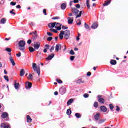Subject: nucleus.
<instances>
[{
	"mask_svg": "<svg viewBox=\"0 0 128 128\" xmlns=\"http://www.w3.org/2000/svg\"><path fill=\"white\" fill-rule=\"evenodd\" d=\"M32 122V118L30 116H27V122Z\"/></svg>",
	"mask_w": 128,
	"mask_h": 128,
	"instance_id": "19",
	"label": "nucleus"
},
{
	"mask_svg": "<svg viewBox=\"0 0 128 128\" xmlns=\"http://www.w3.org/2000/svg\"><path fill=\"white\" fill-rule=\"evenodd\" d=\"M32 86V84L31 82H26V88L28 89L30 88Z\"/></svg>",
	"mask_w": 128,
	"mask_h": 128,
	"instance_id": "9",
	"label": "nucleus"
},
{
	"mask_svg": "<svg viewBox=\"0 0 128 128\" xmlns=\"http://www.w3.org/2000/svg\"><path fill=\"white\" fill-rule=\"evenodd\" d=\"M40 46V44L37 43L34 45V48H36V50H38Z\"/></svg>",
	"mask_w": 128,
	"mask_h": 128,
	"instance_id": "14",
	"label": "nucleus"
},
{
	"mask_svg": "<svg viewBox=\"0 0 128 128\" xmlns=\"http://www.w3.org/2000/svg\"><path fill=\"white\" fill-rule=\"evenodd\" d=\"M67 114L68 116H70L72 114V110H70L68 109L67 110Z\"/></svg>",
	"mask_w": 128,
	"mask_h": 128,
	"instance_id": "31",
	"label": "nucleus"
},
{
	"mask_svg": "<svg viewBox=\"0 0 128 128\" xmlns=\"http://www.w3.org/2000/svg\"><path fill=\"white\" fill-rule=\"evenodd\" d=\"M75 116L77 118H82V115L78 113L76 114Z\"/></svg>",
	"mask_w": 128,
	"mask_h": 128,
	"instance_id": "30",
	"label": "nucleus"
},
{
	"mask_svg": "<svg viewBox=\"0 0 128 128\" xmlns=\"http://www.w3.org/2000/svg\"><path fill=\"white\" fill-rule=\"evenodd\" d=\"M98 24L95 23L92 26V28H93V30H96V28H98Z\"/></svg>",
	"mask_w": 128,
	"mask_h": 128,
	"instance_id": "18",
	"label": "nucleus"
},
{
	"mask_svg": "<svg viewBox=\"0 0 128 128\" xmlns=\"http://www.w3.org/2000/svg\"><path fill=\"white\" fill-rule=\"evenodd\" d=\"M61 8L62 10H64L66 8V4H63L61 5Z\"/></svg>",
	"mask_w": 128,
	"mask_h": 128,
	"instance_id": "20",
	"label": "nucleus"
},
{
	"mask_svg": "<svg viewBox=\"0 0 128 128\" xmlns=\"http://www.w3.org/2000/svg\"><path fill=\"white\" fill-rule=\"evenodd\" d=\"M34 76H32V74H30L28 78V80H32Z\"/></svg>",
	"mask_w": 128,
	"mask_h": 128,
	"instance_id": "34",
	"label": "nucleus"
},
{
	"mask_svg": "<svg viewBox=\"0 0 128 128\" xmlns=\"http://www.w3.org/2000/svg\"><path fill=\"white\" fill-rule=\"evenodd\" d=\"M19 48L20 50L24 52L26 50V42L24 40H20L19 42Z\"/></svg>",
	"mask_w": 128,
	"mask_h": 128,
	"instance_id": "2",
	"label": "nucleus"
},
{
	"mask_svg": "<svg viewBox=\"0 0 128 128\" xmlns=\"http://www.w3.org/2000/svg\"><path fill=\"white\" fill-rule=\"evenodd\" d=\"M106 122V120H102L99 121V124H104Z\"/></svg>",
	"mask_w": 128,
	"mask_h": 128,
	"instance_id": "39",
	"label": "nucleus"
},
{
	"mask_svg": "<svg viewBox=\"0 0 128 128\" xmlns=\"http://www.w3.org/2000/svg\"><path fill=\"white\" fill-rule=\"evenodd\" d=\"M88 96H90L88 94H84V97L85 98H88Z\"/></svg>",
	"mask_w": 128,
	"mask_h": 128,
	"instance_id": "41",
	"label": "nucleus"
},
{
	"mask_svg": "<svg viewBox=\"0 0 128 128\" xmlns=\"http://www.w3.org/2000/svg\"><path fill=\"white\" fill-rule=\"evenodd\" d=\"M76 8H80V5L78 4L76 6Z\"/></svg>",
	"mask_w": 128,
	"mask_h": 128,
	"instance_id": "47",
	"label": "nucleus"
},
{
	"mask_svg": "<svg viewBox=\"0 0 128 128\" xmlns=\"http://www.w3.org/2000/svg\"><path fill=\"white\" fill-rule=\"evenodd\" d=\"M44 16H46V9L44 10V12H43Z\"/></svg>",
	"mask_w": 128,
	"mask_h": 128,
	"instance_id": "53",
	"label": "nucleus"
},
{
	"mask_svg": "<svg viewBox=\"0 0 128 128\" xmlns=\"http://www.w3.org/2000/svg\"><path fill=\"white\" fill-rule=\"evenodd\" d=\"M54 58V54H52L46 58V60H52Z\"/></svg>",
	"mask_w": 128,
	"mask_h": 128,
	"instance_id": "12",
	"label": "nucleus"
},
{
	"mask_svg": "<svg viewBox=\"0 0 128 128\" xmlns=\"http://www.w3.org/2000/svg\"><path fill=\"white\" fill-rule=\"evenodd\" d=\"M116 112H120V107H118V106H116Z\"/></svg>",
	"mask_w": 128,
	"mask_h": 128,
	"instance_id": "49",
	"label": "nucleus"
},
{
	"mask_svg": "<svg viewBox=\"0 0 128 128\" xmlns=\"http://www.w3.org/2000/svg\"><path fill=\"white\" fill-rule=\"evenodd\" d=\"M56 81L58 82V84H62V80H57Z\"/></svg>",
	"mask_w": 128,
	"mask_h": 128,
	"instance_id": "50",
	"label": "nucleus"
},
{
	"mask_svg": "<svg viewBox=\"0 0 128 128\" xmlns=\"http://www.w3.org/2000/svg\"><path fill=\"white\" fill-rule=\"evenodd\" d=\"M64 32L62 30L60 32V34L59 35V38L60 40L64 39Z\"/></svg>",
	"mask_w": 128,
	"mask_h": 128,
	"instance_id": "8",
	"label": "nucleus"
},
{
	"mask_svg": "<svg viewBox=\"0 0 128 128\" xmlns=\"http://www.w3.org/2000/svg\"><path fill=\"white\" fill-rule=\"evenodd\" d=\"M32 34H34V36H34V38H36V34H37L36 32L35 31V32H33Z\"/></svg>",
	"mask_w": 128,
	"mask_h": 128,
	"instance_id": "46",
	"label": "nucleus"
},
{
	"mask_svg": "<svg viewBox=\"0 0 128 128\" xmlns=\"http://www.w3.org/2000/svg\"><path fill=\"white\" fill-rule=\"evenodd\" d=\"M44 52L45 54H46V52H48V49H44Z\"/></svg>",
	"mask_w": 128,
	"mask_h": 128,
	"instance_id": "62",
	"label": "nucleus"
},
{
	"mask_svg": "<svg viewBox=\"0 0 128 128\" xmlns=\"http://www.w3.org/2000/svg\"><path fill=\"white\" fill-rule=\"evenodd\" d=\"M100 114L98 113L95 116L94 118L96 120H100Z\"/></svg>",
	"mask_w": 128,
	"mask_h": 128,
	"instance_id": "17",
	"label": "nucleus"
},
{
	"mask_svg": "<svg viewBox=\"0 0 128 128\" xmlns=\"http://www.w3.org/2000/svg\"><path fill=\"white\" fill-rule=\"evenodd\" d=\"M98 98H99L98 100L99 102H100L101 104H104V99L102 98V96H99Z\"/></svg>",
	"mask_w": 128,
	"mask_h": 128,
	"instance_id": "10",
	"label": "nucleus"
},
{
	"mask_svg": "<svg viewBox=\"0 0 128 128\" xmlns=\"http://www.w3.org/2000/svg\"><path fill=\"white\" fill-rule=\"evenodd\" d=\"M14 86L16 90H18V88H20V83H15Z\"/></svg>",
	"mask_w": 128,
	"mask_h": 128,
	"instance_id": "21",
	"label": "nucleus"
},
{
	"mask_svg": "<svg viewBox=\"0 0 128 128\" xmlns=\"http://www.w3.org/2000/svg\"><path fill=\"white\" fill-rule=\"evenodd\" d=\"M8 114H7L6 112H4L2 114V118H6L7 116H8Z\"/></svg>",
	"mask_w": 128,
	"mask_h": 128,
	"instance_id": "24",
	"label": "nucleus"
},
{
	"mask_svg": "<svg viewBox=\"0 0 128 128\" xmlns=\"http://www.w3.org/2000/svg\"><path fill=\"white\" fill-rule=\"evenodd\" d=\"M60 50H62V45H60V44H57L56 46V51L57 52H58Z\"/></svg>",
	"mask_w": 128,
	"mask_h": 128,
	"instance_id": "7",
	"label": "nucleus"
},
{
	"mask_svg": "<svg viewBox=\"0 0 128 128\" xmlns=\"http://www.w3.org/2000/svg\"><path fill=\"white\" fill-rule=\"evenodd\" d=\"M16 56L18 58H20V56H22V53H20V52H19V54H16Z\"/></svg>",
	"mask_w": 128,
	"mask_h": 128,
	"instance_id": "43",
	"label": "nucleus"
},
{
	"mask_svg": "<svg viewBox=\"0 0 128 128\" xmlns=\"http://www.w3.org/2000/svg\"><path fill=\"white\" fill-rule=\"evenodd\" d=\"M72 102H74V100L71 99V100H69L68 102L67 106H70V104H72Z\"/></svg>",
	"mask_w": 128,
	"mask_h": 128,
	"instance_id": "22",
	"label": "nucleus"
},
{
	"mask_svg": "<svg viewBox=\"0 0 128 128\" xmlns=\"http://www.w3.org/2000/svg\"><path fill=\"white\" fill-rule=\"evenodd\" d=\"M71 11L73 14H78L80 12V11L76 8H72Z\"/></svg>",
	"mask_w": 128,
	"mask_h": 128,
	"instance_id": "5",
	"label": "nucleus"
},
{
	"mask_svg": "<svg viewBox=\"0 0 128 128\" xmlns=\"http://www.w3.org/2000/svg\"><path fill=\"white\" fill-rule=\"evenodd\" d=\"M54 50V47L52 46V48H51V49L50 50V52H52V50Z\"/></svg>",
	"mask_w": 128,
	"mask_h": 128,
	"instance_id": "58",
	"label": "nucleus"
},
{
	"mask_svg": "<svg viewBox=\"0 0 128 128\" xmlns=\"http://www.w3.org/2000/svg\"><path fill=\"white\" fill-rule=\"evenodd\" d=\"M79 22L77 23V26H80L82 24V21L80 20H78Z\"/></svg>",
	"mask_w": 128,
	"mask_h": 128,
	"instance_id": "51",
	"label": "nucleus"
},
{
	"mask_svg": "<svg viewBox=\"0 0 128 128\" xmlns=\"http://www.w3.org/2000/svg\"><path fill=\"white\" fill-rule=\"evenodd\" d=\"M98 103L96 102L94 104V108H98Z\"/></svg>",
	"mask_w": 128,
	"mask_h": 128,
	"instance_id": "40",
	"label": "nucleus"
},
{
	"mask_svg": "<svg viewBox=\"0 0 128 128\" xmlns=\"http://www.w3.org/2000/svg\"><path fill=\"white\" fill-rule=\"evenodd\" d=\"M48 26L50 28H56L57 30H62V25L58 23L57 24L56 22L50 23L48 24Z\"/></svg>",
	"mask_w": 128,
	"mask_h": 128,
	"instance_id": "1",
	"label": "nucleus"
},
{
	"mask_svg": "<svg viewBox=\"0 0 128 128\" xmlns=\"http://www.w3.org/2000/svg\"><path fill=\"white\" fill-rule=\"evenodd\" d=\"M100 109L101 110L102 112H108V109L104 106H102L100 108Z\"/></svg>",
	"mask_w": 128,
	"mask_h": 128,
	"instance_id": "11",
	"label": "nucleus"
},
{
	"mask_svg": "<svg viewBox=\"0 0 128 128\" xmlns=\"http://www.w3.org/2000/svg\"><path fill=\"white\" fill-rule=\"evenodd\" d=\"M74 4H78V0H74Z\"/></svg>",
	"mask_w": 128,
	"mask_h": 128,
	"instance_id": "60",
	"label": "nucleus"
},
{
	"mask_svg": "<svg viewBox=\"0 0 128 128\" xmlns=\"http://www.w3.org/2000/svg\"><path fill=\"white\" fill-rule=\"evenodd\" d=\"M10 60L11 64H12L13 66H16V62H14V58H12V57H10Z\"/></svg>",
	"mask_w": 128,
	"mask_h": 128,
	"instance_id": "15",
	"label": "nucleus"
},
{
	"mask_svg": "<svg viewBox=\"0 0 128 128\" xmlns=\"http://www.w3.org/2000/svg\"><path fill=\"white\" fill-rule=\"evenodd\" d=\"M6 52H12V49L10 48H6Z\"/></svg>",
	"mask_w": 128,
	"mask_h": 128,
	"instance_id": "35",
	"label": "nucleus"
},
{
	"mask_svg": "<svg viewBox=\"0 0 128 128\" xmlns=\"http://www.w3.org/2000/svg\"><path fill=\"white\" fill-rule=\"evenodd\" d=\"M86 5H87V8H88V10H90V4H86Z\"/></svg>",
	"mask_w": 128,
	"mask_h": 128,
	"instance_id": "59",
	"label": "nucleus"
},
{
	"mask_svg": "<svg viewBox=\"0 0 128 128\" xmlns=\"http://www.w3.org/2000/svg\"><path fill=\"white\" fill-rule=\"evenodd\" d=\"M74 58H76V57L74 56H72L70 57V60L72 62V60H74Z\"/></svg>",
	"mask_w": 128,
	"mask_h": 128,
	"instance_id": "44",
	"label": "nucleus"
},
{
	"mask_svg": "<svg viewBox=\"0 0 128 128\" xmlns=\"http://www.w3.org/2000/svg\"><path fill=\"white\" fill-rule=\"evenodd\" d=\"M88 76H92V72H88L87 74Z\"/></svg>",
	"mask_w": 128,
	"mask_h": 128,
	"instance_id": "54",
	"label": "nucleus"
},
{
	"mask_svg": "<svg viewBox=\"0 0 128 128\" xmlns=\"http://www.w3.org/2000/svg\"><path fill=\"white\" fill-rule=\"evenodd\" d=\"M16 8H21V7H20V5H18V6H16Z\"/></svg>",
	"mask_w": 128,
	"mask_h": 128,
	"instance_id": "64",
	"label": "nucleus"
},
{
	"mask_svg": "<svg viewBox=\"0 0 128 128\" xmlns=\"http://www.w3.org/2000/svg\"><path fill=\"white\" fill-rule=\"evenodd\" d=\"M62 30H68V28H66L64 26H62Z\"/></svg>",
	"mask_w": 128,
	"mask_h": 128,
	"instance_id": "61",
	"label": "nucleus"
},
{
	"mask_svg": "<svg viewBox=\"0 0 128 128\" xmlns=\"http://www.w3.org/2000/svg\"><path fill=\"white\" fill-rule=\"evenodd\" d=\"M74 3V2H72V1H71L70 2V6H72V4Z\"/></svg>",
	"mask_w": 128,
	"mask_h": 128,
	"instance_id": "63",
	"label": "nucleus"
},
{
	"mask_svg": "<svg viewBox=\"0 0 128 128\" xmlns=\"http://www.w3.org/2000/svg\"><path fill=\"white\" fill-rule=\"evenodd\" d=\"M110 64H112V66H116V60H112L110 62Z\"/></svg>",
	"mask_w": 128,
	"mask_h": 128,
	"instance_id": "28",
	"label": "nucleus"
},
{
	"mask_svg": "<svg viewBox=\"0 0 128 128\" xmlns=\"http://www.w3.org/2000/svg\"><path fill=\"white\" fill-rule=\"evenodd\" d=\"M64 38L65 40H68L70 36V32L68 30L64 32Z\"/></svg>",
	"mask_w": 128,
	"mask_h": 128,
	"instance_id": "4",
	"label": "nucleus"
},
{
	"mask_svg": "<svg viewBox=\"0 0 128 128\" xmlns=\"http://www.w3.org/2000/svg\"><path fill=\"white\" fill-rule=\"evenodd\" d=\"M33 68V70L34 72H36L37 74H38V76H40V68L39 66H38V65H36V64L34 63L32 66Z\"/></svg>",
	"mask_w": 128,
	"mask_h": 128,
	"instance_id": "3",
	"label": "nucleus"
},
{
	"mask_svg": "<svg viewBox=\"0 0 128 128\" xmlns=\"http://www.w3.org/2000/svg\"><path fill=\"white\" fill-rule=\"evenodd\" d=\"M82 12H80V14L77 15L76 18H80L82 16Z\"/></svg>",
	"mask_w": 128,
	"mask_h": 128,
	"instance_id": "32",
	"label": "nucleus"
},
{
	"mask_svg": "<svg viewBox=\"0 0 128 128\" xmlns=\"http://www.w3.org/2000/svg\"><path fill=\"white\" fill-rule=\"evenodd\" d=\"M70 54H71L72 56H74V54H76V53H74V52L73 50H72L70 52Z\"/></svg>",
	"mask_w": 128,
	"mask_h": 128,
	"instance_id": "38",
	"label": "nucleus"
},
{
	"mask_svg": "<svg viewBox=\"0 0 128 128\" xmlns=\"http://www.w3.org/2000/svg\"><path fill=\"white\" fill-rule=\"evenodd\" d=\"M52 20H60V17H54L52 18Z\"/></svg>",
	"mask_w": 128,
	"mask_h": 128,
	"instance_id": "55",
	"label": "nucleus"
},
{
	"mask_svg": "<svg viewBox=\"0 0 128 128\" xmlns=\"http://www.w3.org/2000/svg\"><path fill=\"white\" fill-rule=\"evenodd\" d=\"M60 92L62 94H64L66 92V88H62L60 89Z\"/></svg>",
	"mask_w": 128,
	"mask_h": 128,
	"instance_id": "6",
	"label": "nucleus"
},
{
	"mask_svg": "<svg viewBox=\"0 0 128 128\" xmlns=\"http://www.w3.org/2000/svg\"><path fill=\"white\" fill-rule=\"evenodd\" d=\"M32 42V40H28V44H31Z\"/></svg>",
	"mask_w": 128,
	"mask_h": 128,
	"instance_id": "52",
	"label": "nucleus"
},
{
	"mask_svg": "<svg viewBox=\"0 0 128 128\" xmlns=\"http://www.w3.org/2000/svg\"><path fill=\"white\" fill-rule=\"evenodd\" d=\"M48 42H52V37H50L48 38Z\"/></svg>",
	"mask_w": 128,
	"mask_h": 128,
	"instance_id": "45",
	"label": "nucleus"
},
{
	"mask_svg": "<svg viewBox=\"0 0 128 128\" xmlns=\"http://www.w3.org/2000/svg\"><path fill=\"white\" fill-rule=\"evenodd\" d=\"M10 4H11V6H16V2H12L10 3Z\"/></svg>",
	"mask_w": 128,
	"mask_h": 128,
	"instance_id": "48",
	"label": "nucleus"
},
{
	"mask_svg": "<svg viewBox=\"0 0 128 128\" xmlns=\"http://www.w3.org/2000/svg\"><path fill=\"white\" fill-rule=\"evenodd\" d=\"M6 22V18H4L2 19L0 21V24H4Z\"/></svg>",
	"mask_w": 128,
	"mask_h": 128,
	"instance_id": "23",
	"label": "nucleus"
},
{
	"mask_svg": "<svg viewBox=\"0 0 128 128\" xmlns=\"http://www.w3.org/2000/svg\"><path fill=\"white\" fill-rule=\"evenodd\" d=\"M85 28H86V30H88L90 29V26H88V25L86 24H85Z\"/></svg>",
	"mask_w": 128,
	"mask_h": 128,
	"instance_id": "42",
	"label": "nucleus"
},
{
	"mask_svg": "<svg viewBox=\"0 0 128 128\" xmlns=\"http://www.w3.org/2000/svg\"><path fill=\"white\" fill-rule=\"evenodd\" d=\"M110 110H114V106L112 104H110Z\"/></svg>",
	"mask_w": 128,
	"mask_h": 128,
	"instance_id": "56",
	"label": "nucleus"
},
{
	"mask_svg": "<svg viewBox=\"0 0 128 128\" xmlns=\"http://www.w3.org/2000/svg\"><path fill=\"white\" fill-rule=\"evenodd\" d=\"M4 78L8 82H10V80L8 79V76H4Z\"/></svg>",
	"mask_w": 128,
	"mask_h": 128,
	"instance_id": "36",
	"label": "nucleus"
},
{
	"mask_svg": "<svg viewBox=\"0 0 128 128\" xmlns=\"http://www.w3.org/2000/svg\"><path fill=\"white\" fill-rule=\"evenodd\" d=\"M110 4V1H106L103 4L104 6H108Z\"/></svg>",
	"mask_w": 128,
	"mask_h": 128,
	"instance_id": "25",
	"label": "nucleus"
},
{
	"mask_svg": "<svg viewBox=\"0 0 128 128\" xmlns=\"http://www.w3.org/2000/svg\"><path fill=\"white\" fill-rule=\"evenodd\" d=\"M29 50H30V52H36V50H34V48L32 47H30L29 48Z\"/></svg>",
	"mask_w": 128,
	"mask_h": 128,
	"instance_id": "29",
	"label": "nucleus"
},
{
	"mask_svg": "<svg viewBox=\"0 0 128 128\" xmlns=\"http://www.w3.org/2000/svg\"><path fill=\"white\" fill-rule=\"evenodd\" d=\"M74 22V18H68V24H72Z\"/></svg>",
	"mask_w": 128,
	"mask_h": 128,
	"instance_id": "13",
	"label": "nucleus"
},
{
	"mask_svg": "<svg viewBox=\"0 0 128 128\" xmlns=\"http://www.w3.org/2000/svg\"><path fill=\"white\" fill-rule=\"evenodd\" d=\"M47 34L48 36H52V34L51 32H48Z\"/></svg>",
	"mask_w": 128,
	"mask_h": 128,
	"instance_id": "57",
	"label": "nucleus"
},
{
	"mask_svg": "<svg viewBox=\"0 0 128 128\" xmlns=\"http://www.w3.org/2000/svg\"><path fill=\"white\" fill-rule=\"evenodd\" d=\"M24 74H25L24 70V69H22L20 72V76H24Z\"/></svg>",
	"mask_w": 128,
	"mask_h": 128,
	"instance_id": "27",
	"label": "nucleus"
},
{
	"mask_svg": "<svg viewBox=\"0 0 128 128\" xmlns=\"http://www.w3.org/2000/svg\"><path fill=\"white\" fill-rule=\"evenodd\" d=\"M0 128H10V126H6V124L5 123H2L0 126Z\"/></svg>",
	"mask_w": 128,
	"mask_h": 128,
	"instance_id": "16",
	"label": "nucleus"
},
{
	"mask_svg": "<svg viewBox=\"0 0 128 128\" xmlns=\"http://www.w3.org/2000/svg\"><path fill=\"white\" fill-rule=\"evenodd\" d=\"M50 32H54V34H58V30H54V29H52V28H51L50 30Z\"/></svg>",
	"mask_w": 128,
	"mask_h": 128,
	"instance_id": "33",
	"label": "nucleus"
},
{
	"mask_svg": "<svg viewBox=\"0 0 128 128\" xmlns=\"http://www.w3.org/2000/svg\"><path fill=\"white\" fill-rule=\"evenodd\" d=\"M14 10H12V11L10 12V14H14V16H16V12H14Z\"/></svg>",
	"mask_w": 128,
	"mask_h": 128,
	"instance_id": "37",
	"label": "nucleus"
},
{
	"mask_svg": "<svg viewBox=\"0 0 128 128\" xmlns=\"http://www.w3.org/2000/svg\"><path fill=\"white\" fill-rule=\"evenodd\" d=\"M76 84H84V81H82V80L80 79L76 81Z\"/></svg>",
	"mask_w": 128,
	"mask_h": 128,
	"instance_id": "26",
	"label": "nucleus"
}]
</instances>
